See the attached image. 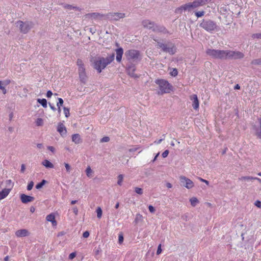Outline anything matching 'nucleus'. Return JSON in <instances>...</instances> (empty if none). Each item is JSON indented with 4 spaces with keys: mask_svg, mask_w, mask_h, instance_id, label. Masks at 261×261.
<instances>
[{
    "mask_svg": "<svg viewBox=\"0 0 261 261\" xmlns=\"http://www.w3.org/2000/svg\"><path fill=\"white\" fill-rule=\"evenodd\" d=\"M244 55L240 51H227V58L241 59L243 58Z\"/></svg>",
    "mask_w": 261,
    "mask_h": 261,
    "instance_id": "nucleus-11",
    "label": "nucleus"
},
{
    "mask_svg": "<svg viewBox=\"0 0 261 261\" xmlns=\"http://www.w3.org/2000/svg\"><path fill=\"white\" fill-rule=\"evenodd\" d=\"M143 220V218L142 215L140 214H137L136 216V218L135 219V222L137 224L140 222H142Z\"/></svg>",
    "mask_w": 261,
    "mask_h": 261,
    "instance_id": "nucleus-26",
    "label": "nucleus"
},
{
    "mask_svg": "<svg viewBox=\"0 0 261 261\" xmlns=\"http://www.w3.org/2000/svg\"><path fill=\"white\" fill-rule=\"evenodd\" d=\"M89 236V232L88 231H86L83 233V237L84 238H88Z\"/></svg>",
    "mask_w": 261,
    "mask_h": 261,
    "instance_id": "nucleus-52",
    "label": "nucleus"
},
{
    "mask_svg": "<svg viewBox=\"0 0 261 261\" xmlns=\"http://www.w3.org/2000/svg\"><path fill=\"white\" fill-rule=\"evenodd\" d=\"M46 220L47 221L50 222L53 226H56L57 225V221L55 220V216L54 213H51L48 215L46 217Z\"/></svg>",
    "mask_w": 261,
    "mask_h": 261,
    "instance_id": "nucleus-17",
    "label": "nucleus"
},
{
    "mask_svg": "<svg viewBox=\"0 0 261 261\" xmlns=\"http://www.w3.org/2000/svg\"><path fill=\"white\" fill-rule=\"evenodd\" d=\"M206 0H195L193 2L187 3L182 5L175 10L177 13H181L182 11H185L191 12L193 10L206 4Z\"/></svg>",
    "mask_w": 261,
    "mask_h": 261,
    "instance_id": "nucleus-2",
    "label": "nucleus"
},
{
    "mask_svg": "<svg viewBox=\"0 0 261 261\" xmlns=\"http://www.w3.org/2000/svg\"><path fill=\"white\" fill-rule=\"evenodd\" d=\"M135 70L136 68L134 65H130L128 66L127 68V71L128 75L132 77L136 78L138 77V76L135 73Z\"/></svg>",
    "mask_w": 261,
    "mask_h": 261,
    "instance_id": "nucleus-15",
    "label": "nucleus"
},
{
    "mask_svg": "<svg viewBox=\"0 0 261 261\" xmlns=\"http://www.w3.org/2000/svg\"><path fill=\"white\" fill-rule=\"evenodd\" d=\"M254 204L257 207L261 208V202L260 201H259V200L256 201Z\"/></svg>",
    "mask_w": 261,
    "mask_h": 261,
    "instance_id": "nucleus-48",
    "label": "nucleus"
},
{
    "mask_svg": "<svg viewBox=\"0 0 261 261\" xmlns=\"http://www.w3.org/2000/svg\"><path fill=\"white\" fill-rule=\"evenodd\" d=\"M35 208L34 207H33V206L31 207L30 212L31 213H34L35 212Z\"/></svg>",
    "mask_w": 261,
    "mask_h": 261,
    "instance_id": "nucleus-64",
    "label": "nucleus"
},
{
    "mask_svg": "<svg viewBox=\"0 0 261 261\" xmlns=\"http://www.w3.org/2000/svg\"><path fill=\"white\" fill-rule=\"evenodd\" d=\"M251 64L253 65H261V58L253 60Z\"/></svg>",
    "mask_w": 261,
    "mask_h": 261,
    "instance_id": "nucleus-35",
    "label": "nucleus"
},
{
    "mask_svg": "<svg viewBox=\"0 0 261 261\" xmlns=\"http://www.w3.org/2000/svg\"><path fill=\"white\" fill-rule=\"evenodd\" d=\"M84 30H85V31L89 30L92 34L95 33V31L92 28H89L86 27Z\"/></svg>",
    "mask_w": 261,
    "mask_h": 261,
    "instance_id": "nucleus-54",
    "label": "nucleus"
},
{
    "mask_svg": "<svg viewBox=\"0 0 261 261\" xmlns=\"http://www.w3.org/2000/svg\"><path fill=\"white\" fill-rule=\"evenodd\" d=\"M252 37L253 39H255V38L261 39V33H256V34H253L252 35Z\"/></svg>",
    "mask_w": 261,
    "mask_h": 261,
    "instance_id": "nucleus-41",
    "label": "nucleus"
},
{
    "mask_svg": "<svg viewBox=\"0 0 261 261\" xmlns=\"http://www.w3.org/2000/svg\"><path fill=\"white\" fill-rule=\"evenodd\" d=\"M162 252V249H161V244H160L158 247V250L156 251V254L158 255L160 254Z\"/></svg>",
    "mask_w": 261,
    "mask_h": 261,
    "instance_id": "nucleus-49",
    "label": "nucleus"
},
{
    "mask_svg": "<svg viewBox=\"0 0 261 261\" xmlns=\"http://www.w3.org/2000/svg\"><path fill=\"white\" fill-rule=\"evenodd\" d=\"M190 203H191V204L193 206H195L199 202L198 201V200L197 199V198L196 197H192L190 199Z\"/></svg>",
    "mask_w": 261,
    "mask_h": 261,
    "instance_id": "nucleus-28",
    "label": "nucleus"
},
{
    "mask_svg": "<svg viewBox=\"0 0 261 261\" xmlns=\"http://www.w3.org/2000/svg\"><path fill=\"white\" fill-rule=\"evenodd\" d=\"M47 149L49 151H51L53 153H54L55 151V148L53 146H47Z\"/></svg>",
    "mask_w": 261,
    "mask_h": 261,
    "instance_id": "nucleus-50",
    "label": "nucleus"
},
{
    "mask_svg": "<svg viewBox=\"0 0 261 261\" xmlns=\"http://www.w3.org/2000/svg\"><path fill=\"white\" fill-rule=\"evenodd\" d=\"M37 148L40 149L43 147V145L41 143H38L37 144Z\"/></svg>",
    "mask_w": 261,
    "mask_h": 261,
    "instance_id": "nucleus-63",
    "label": "nucleus"
},
{
    "mask_svg": "<svg viewBox=\"0 0 261 261\" xmlns=\"http://www.w3.org/2000/svg\"><path fill=\"white\" fill-rule=\"evenodd\" d=\"M116 61L120 62L121 61L122 57L123 54V49L120 47L116 50Z\"/></svg>",
    "mask_w": 261,
    "mask_h": 261,
    "instance_id": "nucleus-20",
    "label": "nucleus"
},
{
    "mask_svg": "<svg viewBox=\"0 0 261 261\" xmlns=\"http://www.w3.org/2000/svg\"><path fill=\"white\" fill-rule=\"evenodd\" d=\"M156 46L158 48H161L163 51L168 53L170 55H173L176 51V48L174 45L170 42L164 44L162 42H158Z\"/></svg>",
    "mask_w": 261,
    "mask_h": 261,
    "instance_id": "nucleus-6",
    "label": "nucleus"
},
{
    "mask_svg": "<svg viewBox=\"0 0 261 261\" xmlns=\"http://www.w3.org/2000/svg\"><path fill=\"white\" fill-rule=\"evenodd\" d=\"M239 180L241 181H252L254 180V177L252 176H242L239 178Z\"/></svg>",
    "mask_w": 261,
    "mask_h": 261,
    "instance_id": "nucleus-27",
    "label": "nucleus"
},
{
    "mask_svg": "<svg viewBox=\"0 0 261 261\" xmlns=\"http://www.w3.org/2000/svg\"><path fill=\"white\" fill-rule=\"evenodd\" d=\"M72 141L75 144H79L81 141V136L79 134H75L72 136Z\"/></svg>",
    "mask_w": 261,
    "mask_h": 261,
    "instance_id": "nucleus-23",
    "label": "nucleus"
},
{
    "mask_svg": "<svg viewBox=\"0 0 261 261\" xmlns=\"http://www.w3.org/2000/svg\"><path fill=\"white\" fill-rule=\"evenodd\" d=\"M76 256V253L75 252H72L70 253L69 255V259H73Z\"/></svg>",
    "mask_w": 261,
    "mask_h": 261,
    "instance_id": "nucleus-46",
    "label": "nucleus"
},
{
    "mask_svg": "<svg viewBox=\"0 0 261 261\" xmlns=\"http://www.w3.org/2000/svg\"><path fill=\"white\" fill-rule=\"evenodd\" d=\"M85 173L87 176L90 178H92L94 176V171L91 169L89 166L86 169Z\"/></svg>",
    "mask_w": 261,
    "mask_h": 261,
    "instance_id": "nucleus-22",
    "label": "nucleus"
},
{
    "mask_svg": "<svg viewBox=\"0 0 261 261\" xmlns=\"http://www.w3.org/2000/svg\"><path fill=\"white\" fill-rule=\"evenodd\" d=\"M126 59L130 63L137 62L140 59V53L135 49H130L125 53Z\"/></svg>",
    "mask_w": 261,
    "mask_h": 261,
    "instance_id": "nucleus-5",
    "label": "nucleus"
},
{
    "mask_svg": "<svg viewBox=\"0 0 261 261\" xmlns=\"http://www.w3.org/2000/svg\"><path fill=\"white\" fill-rule=\"evenodd\" d=\"M3 83H2V81H0V89L4 90V87L3 86Z\"/></svg>",
    "mask_w": 261,
    "mask_h": 261,
    "instance_id": "nucleus-62",
    "label": "nucleus"
},
{
    "mask_svg": "<svg viewBox=\"0 0 261 261\" xmlns=\"http://www.w3.org/2000/svg\"><path fill=\"white\" fill-rule=\"evenodd\" d=\"M73 212L75 215H77L78 214V209L76 207H74L72 208Z\"/></svg>",
    "mask_w": 261,
    "mask_h": 261,
    "instance_id": "nucleus-55",
    "label": "nucleus"
},
{
    "mask_svg": "<svg viewBox=\"0 0 261 261\" xmlns=\"http://www.w3.org/2000/svg\"><path fill=\"white\" fill-rule=\"evenodd\" d=\"M64 8L66 9H69L71 10L72 9H74L75 7H72L71 5H66L64 6Z\"/></svg>",
    "mask_w": 261,
    "mask_h": 261,
    "instance_id": "nucleus-51",
    "label": "nucleus"
},
{
    "mask_svg": "<svg viewBox=\"0 0 261 261\" xmlns=\"http://www.w3.org/2000/svg\"><path fill=\"white\" fill-rule=\"evenodd\" d=\"M25 169V167L24 164H22L21 166V172H23Z\"/></svg>",
    "mask_w": 261,
    "mask_h": 261,
    "instance_id": "nucleus-59",
    "label": "nucleus"
},
{
    "mask_svg": "<svg viewBox=\"0 0 261 261\" xmlns=\"http://www.w3.org/2000/svg\"><path fill=\"white\" fill-rule=\"evenodd\" d=\"M201 25L203 29L208 31L214 30L217 27L216 24L211 20L203 22Z\"/></svg>",
    "mask_w": 261,
    "mask_h": 261,
    "instance_id": "nucleus-10",
    "label": "nucleus"
},
{
    "mask_svg": "<svg viewBox=\"0 0 261 261\" xmlns=\"http://www.w3.org/2000/svg\"><path fill=\"white\" fill-rule=\"evenodd\" d=\"M108 16L109 18L115 21H118L126 16L125 14L122 12H111L109 13Z\"/></svg>",
    "mask_w": 261,
    "mask_h": 261,
    "instance_id": "nucleus-9",
    "label": "nucleus"
},
{
    "mask_svg": "<svg viewBox=\"0 0 261 261\" xmlns=\"http://www.w3.org/2000/svg\"><path fill=\"white\" fill-rule=\"evenodd\" d=\"M180 185L188 189H190L194 187V182L187 177L181 175L179 177Z\"/></svg>",
    "mask_w": 261,
    "mask_h": 261,
    "instance_id": "nucleus-8",
    "label": "nucleus"
},
{
    "mask_svg": "<svg viewBox=\"0 0 261 261\" xmlns=\"http://www.w3.org/2000/svg\"><path fill=\"white\" fill-rule=\"evenodd\" d=\"M10 192V190L9 189H4L1 192H0V200L6 198Z\"/></svg>",
    "mask_w": 261,
    "mask_h": 261,
    "instance_id": "nucleus-21",
    "label": "nucleus"
},
{
    "mask_svg": "<svg viewBox=\"0 0 261 261\" xmlns=\"http://www.w3.org/2000/svg\"><path fill=\"white\" fill-rule=\"evenodd\" d=\"M169 154V151L168 150H166L165 151H164L163 153H162V156L165 158L166 157H167L168 156Z\"/></svg>",
    "mask_w": 261,
    "mask_h": 261,
    "instance_id": "nucleus-47",
    "label": "nucleus"
},
{
    "mask_svg": "<svg viewBox=\"0 0 261 261\" xmlns=\"http://www.w3.org/2000/svg\"><path fill=\"white\" fill-rule=\"evenodd\" d=\"M36 124L37 126H42L43 124V121L42 118H37L36 121Z\"/></svg>",
    "mask_w": 261,
    "mask_h": 261,
    "instance_id": "nucleus-33",
    "label": "nucleus"
},
{
    "mask_svg": "<svg viewBox=\"0 0 261 261\" xmlns=\"http://www.w3.org/2000/svg\"><path fill=\"white\" fill-rule=\"evenodd\" d=\"M110 141V138L108 137H104L100 140L101 143L108 142Z\"/></svg>",
    "mask_w": 261,
    "mask_h": 261,
    "instance_id": "nucleus-43",
    "label": "nucleus"
},
{
    "mask_svg": "<svg viewBox=\"0 0 261 261\" xmlns=\"http://www.w3.org/2000/svg\"><path fill=\"white\" fill-rule=\"evenodd\" d=\"M155 83L159 85L162 93H168L172 90V86L165 80L158 79Z\"/></svg>",
    "mask_w": 261,
    "mask_h": 261,
    "instance_id": "nucleus-4",
    "label": "nucleus"
},
{
    "mask_svg": "<svg viewBox=\"0 0 261 261\" xmlns=\"http://www.w3.org/2000/svg\"><path fill=\"white\" fill-rule=\"evenodd\" d=\"M20 199L23 203H27L33 201L34 200V197L22 194L20 195Z\"/></svg>",
    "mask_w": 261,
    "mask_h": 261,
    "instance_id": "nucleus-14",
    "label": "nucleus"
},
{
    "mask_svg": "<svg viewBox=\"0 0 261 261\" xmlns=\"http://www.w3.org/2000/svg\"><path fill=\"white\" fill-rule=\"evenodd\" d=\"M42 164L45 166L46 168H53L54 165L48 160H44L42 162Z\"/></svg>",
    "mask_w": 261,
    "mask_h": 261,
    "instance_id": "nucleus-24",
    "label": "nucleus"
},
{
    "mask_svg": "<svg viewBox=\"0 0 261 261\" xmlns=\"http://www.w3.org/2000/svg\"><path fill=\"white\" fill-rule=\"evenodd\" d=\"M64 165H65L66 171L67 172H70V170H71L70 166L68 164L66 163H64Z\"/></svg>",
    "mask_w": 261,
    "mask_h": 261,
    "instance_id": "nucleus-44",
    "label": "nucleus"
},
{
    "mask_svg": "<svg viewBox=\"0 0 261 261\" xmlns=\"http://www.w3.org/2000/svg\"><path fill=\"white\" fill-rule=\"evenodd\" d=\"M135 191L139 195H142L143 194V190L140 188L136 187L135 188Z\"/></svg>",
    "mask_w": 261,
    "mask_h": 261,
    "instance_id": "nucleus-37",
    "label": "nucleus"
},
{
    "mask_svg": "<svg viewBox=\"0 0 261 261\" xmlns=\"http://www.w3.org/2000/svg\"><path fill=\"white\" fill-rule=\"evenodd\" d=\"M260 128L256 131V135L258 138H261V118L259 120Z\"/></svg>",
    "mask_w": 261,
    "mask_h": 261,
    "instance_id": "nucleus-30",
    "label": "nucleus"
},
{
    "mask_svg": "<svg viewBox=\"0 0 261 261\" xmlns=\"http://www.w3.org/2000/svg\"><path fill=\"white\" fill-rule=\"evenodd\" d=\"M142 25L144 28L148 29H153L154 27V23L149 20H143L142 21Z\"/></svg>",
    "mask_w": 261,
    "mask_h": 261,
    "instance_id": "nucleus-18",
    "label": "nucleus"
},
{
    "mask_svg": "<svg viewBox=\"0 0 261 261\" xmlns=\"http://www.w3.org/2000/svg\"><path fill=\"white\" fill-rule=\"evenodd\" d=\"M46 181L44 179H43L40 182L37 184L36 185V188L37 189H41L44 185L46 183Z\"/></svg>",
    "mask_w": 261,
    "mask_h": 261,
    "instance_id": "nucleus-29",
    "label": "nucleus"
},
{
    "mask_svg": "<svg viewBox=\"0 0 261 261\" xmlns=\"http://www.w3.org/2000/svg\"><path fill=\"white\" fill-rule=\"evenodd\" d=\"M177 74H178V71L176 68H173L172 71L170 72V74L173 76H176L177 75Z\"/></svg>",
    "mask_w": 261,
    "mask_h": 261,
    "instance_id": "nucleus-40",
    "label": "nucleus"
},
{
    "mask_svg": "<svg viewBox=\"0 0 261 261\" xmlns=\"http://www.w3.org/2000/svg\"><path fill=\"white\" fill-rule=\"evenodd\" d=\"M166 186L167 188H168L169 189L171 188L172 187V184L169 183V182L166 183Z\"/></svg>",
    "mask_w": 261,
    "mask_h": 261,
    "instance_id": "nucleus-60",
    "label": "nucleus"
},
{
    "mask_svg": "<svg viewBox=\"0 0 261 261\" xmlns=\"http://www.w3.org/2000/svg\"><path fill=\"white\" fill-rule=\"evenodd\" d=\"M53 95V93L50 90H48L46 93V96L48 98L51 97Z\"/></svg>",
    "mask_w": 261,
    "mask_h": 261,
    "instance_id": "nucleus-53",
    "label": "nucleus"
},
{
    "mask_svg": "<svg viewBox=\"0 0 261 261\" xmlns=\"http://www.w3.org/2000/svg\"><path fill=\"white\" fill-rule=\"evenodd\" d=\"M57 131L62 137H65L67 134V129L63 123L59 122L57 126Z\"/></svg>",
    "mask_w": 261,
    "mask_h": 261,
    "instance_id": "nucleus-13",
    "label": "nucleus"
},
{
    "mask_svg": "<svg viewBox=\"0 0 261 261\" xmlns=\"http://www.w3.org/2000/svg\"><path fill=\"white\" fill-rule=\"evenodd\" d=\"M164 140V139H161L158 141H155L154 142V143H156L157 144H160L161 143V142Z\"/></svg>",
    "mask_w": 261,
    "mask_h": 261,
    "instance_id": "nucleus-61",
    "label": "nucleus"
},
{
    "mask_svg": "<svg viewBox=\"0 0 261 261\" xmlns=\"http://www.w3.org/2000/svg\"><path fill=\"white\" fill-rule=\"evenodd\" d=\"M37 102L39 103L43 108H45L47 107V100L45 99L38 98L37 99Z\"/></svg>",
    "mask_w": 261,
    "mask_h": 261,
    "instance_id": "nucleus-25",
    "label": "nucleus"
},
{
    "mask_svg": "<svg viewBox=\"0 0 261 261\" xmlns=\"http://www.w3.org/2000/svg\"><path fill=\"white\" fill-rule=\"evenodd\" d=\"M148 209L150 212L151 213H154L155 211L154 207L152 205H149Z\"/></svg>",
    "mask_w": 261,
    "mask_h": 261,
    "instance_id": "nucleus-45",
    "label": "nucleus"
},
{
    "mask_svg": "<svg viewBox=\"0 0 261 261\" xmlns=\"http://www.w3.org/2000/svg\"><path fill=\"white\" fill-rule=\"evenodd\" d=\"M63 111L65 114V116L66 118L68 117L70 115L69 109L66 107L63 108Z\"/></svg>",
    "mask_w": 261,
    "mask_h": 261,
    "instance_id": "nucleus-34",
    "label": "nucleus"
},
{
    "mask_svg": "<svg viewBox=\"0 0 261 261\" xmlns=\"http://www.w3.org/2000/svg\"><path fill=\"white\" fill-rule=\"evenodd\" d=\"M16 24H17V27H19L21 32L24 34L27 33L33 26V24L31 22H23L20 20L17 21Z\"/></svg>",
    "mask_w": 261,
    "mask_h": 261,
    "instance_id": "nucleus-7",
    "label": "nucleus"
},
{
    "mask_svg": "<svg viewBox=\"0 0 261 261\" xmlns=\"http://www.w3.org/2000/svg\"><path fill=\"white\" fill-rule=\"evenodd\" d=\"M204 14V11H198L195 13V15L198 18L203 16Z\"/></svg>",
    "mask_w": 261,
    "mask_h": 261,
    "instance_id": "nucleus-39",
    "label": "nucleus"
},
{
    "mask_svg": "<svg viewBox=\"0 0 261 261\" xmlns=\"http://www.w3.org/2000/svg\"><path fill=\"white\" fill-rule=\"evenodd\" d=\"M190 99L192 101V105L193 108L195 110H197L199 109V102L198 97L196 94H192L190 96Z\"/></svg>",
    "mask_w": 261,
    "mask_h": 261,
    "instance_id": "nucleus-12",
    "label": "nucleus"
},
{
    "mask_svg": "<svg viewBox=\"0 0 261 261\" xmlns=\"http://www.w3.org/2000/svg\"><path fill=\"white\" fill-rule=\"evenodd\" d=\"M10 82H11V81L10 80H6L4 81L3 84L5 85V86H7V85H9L10 83Z\"/></svg>",
    "mask_w": 261,
    "mask_h": 261,
    "instance_id": "nucleus-56",
    "label": "nucleus"
},
{
    "mask_svg": "<svg viewBox=\"0 0 261 261\" xmlns=\"http://www.w3.org/2000/svg\"><path fill=\"white\" fill-rule=\"evenodd\" d=\"M33 186H34V182H33V181H30L29 183V184H28V185L27 186V190H29V191L32 190L33 187Z\"/></svg>",
    "mask_w": 261,
    "mask_h": 261,
    "instance_id": "nucleus-42",
    "label": "nucleus"
},
{
    "mask_svg": "<svg viewBox=\"0 0 261 261\" xmlns=\"http://www.w3.org/2000/svg\"><path fill=\"white\" fill-rule=\"evenodd\" d=\"M29 232L28 230L25 229H22L18 230L15 232V235L17 237H24L28 236Z\"/></svg>",
    "mask_w": 261,
    "mask_h": 261,
    "instance_id": "nucleus-16",
    "label": "nucleus"
},
{
    "mask_svg": "<svg viewBox=\"0 0 261 261\" xmlns=\"http://www.w3.org/2000/svg\"><path fill=\"white\" fill-rule=\"evenodd\" d=\"M227 51L214 49H208L206 51L207 55L215 59H227Z\"/></svg>",
    "mask_w": 261,
    "mask_h": 261,
    "instance_id": "nucleus-3",
    "label": "nucleus"
},
{
    "mask_svg": "<svg viewBox=\"0 0 261 261\" xmlns=\"http://www.w3.org/2000/svg\"><path fill=\"white\" fill-rule=\"evenodd\" d=\"M58 102H57V107H61L63 106L64 101L61 98H58Z\"/></svg>",
    "mask_w": 261,
    "mask_h": 261,
    "instance_id": "nucleus-38",
    "label": "nucleus"
},
{
    "mask_svg": "<svg viewBox=\"0 0 261 261\" xmlns=\"http://www.w3.org/2000/svg\"><path fill=\"white\" fill-rule=\"evenodd\" d=\"M97 216L99 219L101 218L102 216V210L100 207H98L96 210Z\"/></svg>",
    "mask_w": 261,
    "mask_h": 261,
    "instance_id": "nucleus-32",
    "label": "nucleus"
},
{
    "mask_svg": "<svg viewBox=\"0 0 261 261\" xmlns=\"http://www.w3.org/2000/svg\"><path fill=\"white\" fill-rule=\"evenodd\" d=\"M77 64L79 66V68H80L82 66V61L80 59H78L77 60Z\"/></svg>",
    "mask_w": 261,
    "mask_h": 261,
    "instance_id": "nucleus-58",
    "label": "nucleus"
},
{
    "mask_svg": "<svg viewBox=\"0 0 261 261\" xmlns=\"http://www.w3.org/2000/svg\"><path fill=\"white\" fill-rule=\"evenodd\" d=\"M123 240H124V238H123V234L122 233H119V236H118L119 244H121L123 242Z\"/></svg>",
    "mask_w": 261,
    "mask_h": 261,
    "instance_id": "nucleus-36",
    "label": "nucleus"
},
{
    "mask_svg": "<svg viewBox=\"0 0 261 261\" xmlns=\"http://www.w3.org/2000/svg\"><path fill=\"white\" fill-rule=\"evenodd\" d=\"M123 179V175L122 174H120L118 176V181L117 184L119 186H121L122 182Z\"/></svg>",
    "mask_w": 261,
    "mask_h": 261,
    "instance_id": "nucleus-31",
    "label": "nucleus"
},
{
    "mask_svg": "<svg viewBox=\"0 0 261 261\" xmlns=\"http://www.w3.org/2000/svg\"><path fill=\"white\" fill-rule=\"evenodd\" d=\"M115 54H112L106 58L98 57L95 58L93 61L94 68L98 73L101 72L108 65L110 64L114 60Z\"/></svg>",
    "mask_w": 261,
    "mask_h": 261,
    "instance_id": "nucleus-1",
    "label": "nucleus"
},
{
    "mask_svg": "<svg viewBox=\"0 0 261 261\" xmlns=\"http://www.w3.org/2000/svg\"><path fill=\"white\" fill-rule=\"evenodd\" d=\"M103 15L98 13H88L84 16L85 20L86 19H95L98 17H102Z\"/></svg>",
    "mask_w": 261,
    "mask_h": 261,
    "instance_id": "nucleus-19",
    "label": "nucleus"
},
{
    "mask_svg": "<svg viewBox=\"0 0 261 261\" xmlns=\"http://www.w3.org/2000/svg\"><path fill=\"white\" fill-rule=\"evenodd\" d=\"M49 106L50 108V109L51 110H53V111H56V108L54 106H53L52 104H51L50 103H49Z\"/></svg>",
    "mask_w": 261,
    "mask_h": 261,
    "instance_id": "nucleus-57",
    "label": "nucleus"
}]
</instances>
